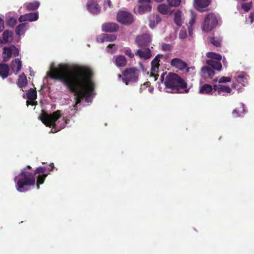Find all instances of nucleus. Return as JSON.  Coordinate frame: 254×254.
Returning <instances> with one entry per match:
<instances>
[{
  "mask_svg": "<svg viewBox=\"0 0 254 254\" xmlns=\"http://www.w3.org/2000/svg\"><path fill=\"white\" fill-rule=\"evenodd\" d=\"M93 75L92 69L85 65H76L70 70L66 65L60 64L58 67L51 68L48 73L50 78L60 80L70 92L74 94V110L82 99L89 97L94 89L95 85L92 80Z\"/></svg>",
  "mask_w": 254,
  "mask_h": 254,
  "instance_id": "f257e3e1",
  "label": "nucleus"
},
{
  "mask_svg": "<svg viewBox=\"0 0 254 254\" xmlns=\"http://www.w3.org/2000/svg\"><path fill=\"white\" fill-rule=\"evenodd\" d=\"M151 41V37L148 34L137 36L135 39L136 44L141 48L149 46Z\"/></svg>",
  "mask_w": 254,
  "mask_h": 254,
  "instance_id": "1a4fd4ad",
  "label": "nucleus"
},
{
  "mask_svg": "<svg viewBox=\"0 0 254 254\" xmlns=\"http://www.w3.org/2000/svg\"><path fill=\"white\" fill-rule=\"evenodd\" d=\"M218 24V20L213 13H209L204 18L202 30L208 32L215 28Z\"/></svg>",
  "mask_w": 254,
  "mask_h": 254,
  "instance_id": "423d86ee",
  "label": "nucleus"
},
{
  "mask_svg": "<svg viewBox=\"0 0 254 254\" xmlns=\"http://www.w3.org/2000/svg\"><path fill=\"white\" fill-rule=\"evenodd\" d=\"M134 12L136 14H143L149 12L151 10V6L150 4L142 3L141 5L134 9Z\"/></svg>",
  "mask_w": 254,
  "mask_h": 254,
  "instance_id": "a211bd4d",
  "label": "nucleus"
},
{
  "mask_svg": "<svg viewBox=\"0 0 254 254\" xmlns=\"http://www.w3.org/2000/svg\"><path fill=\"white\" fill-rule=\"evenodd\" d=\"M113 62L118 67H124L127 64V60L124 56L116 55L113 58Z\"/></svg>",
  "mask_w": 254,
  "mask_h": 254,
  "instance_id": "dca6fc26",
  "label": "nucleus"
},
{
  "mask_svg": "<svg viewBox=\"0 0 254 254\" xmlns=\"http://www.w3.org/2000/svg\"><path fill=\"white\" fill-rule=\"evenodd\" d=\"M158 11L162 14L166 15L170 10L169 6L165 4H159L157 7Z\"/></svg>",
  "mask_w": 254,
  "mask_h": 254,
  "instance_id": "2f4dec72",
  "label": "nucleus"
},
{
  "mask_svg": "<svg viewBox=\"0 0 254 254\" xmlns=\"http://www.w3.org/2000/svg\"><path fill=\"white\" fill-rule=\"evenodd\" d=\"M209 42L213 46L219 47L221 46L222 38L220 37H211L209 39Z\"/></svg>",
  "mask_w": 254,
  "mask_h": 254,
  "instance_id": "72a5a7b5",
  "label": "nucleus"
},
{
  "mask_svg": "<svg viewBox=\"0 0 254 254\" xmlns=\"http://www.w3.org/2000/svg\"><path fill=\"white\" fill-rule=\"evenodd\" d=\"M246 78L243 75H239L237 76V81L238 83H241L243 86L245 85L246 84Z\"/></svg>",
  "mask_w": 254,
  "mask_h": 254,
  "instance_id": "ea45409f",
  "label": "nucleus"
},
{
  "mask_svg": "<svg viewBox=\"0 0 254 254\" xmlns=\"http://www.w3.org/2000/svg\"><path fill=\"white\" fill-rule=\"evenodd\" d=\"M231 81V78L229 77L222 76L218 80L219 83H226Z\"/></svg>",
  "mask_w": 254,
  "mask_h": 254,
  "instance_id": "37998d69",
  "label": "nucleus"
},
{
  "mask_svg": "<svg viewBox=\"0 0 254 254\" xmlns=\"http://www.w3.org/2000/svg\"><path fill=\"white\" fill-rule=\"evenodd\" d=\"M9 72V67L6 64H0V76L3 79L8 77Z\"/></svg>",
  "mask_w": 254,
  "mask_h": 254,
  "instance_id": "b1692460",
  "label": "nucleus"
},
{
  "mask_svg": "<svg viewBox=\"0 0 254 254\" xmlns=\"http://www.w3.org/2000/svg\"><path fill=\"white\" fill-rule=\"evenodd\" d=\"M136 55L138 56L141 59L147 60L151 58V50L147 48L143 50H138L135 53Z\"/></svg>",
  "mask_w": 254,
  "mask_h": 254,
  "instance_id": "aec40b11",
  "label": "nucleus"
},
{
  "mask_svg": "<svg viewBox=\"0 0 254 254\" xmlns=\"http://www.w3.org/2000/svg\"><path fill=\"white\" fill-rule=\"evenodd\" d=\"M206 64L213 70L216 69L220 71L222 69V64L219 61H215L212 59L208 60L206 61Z\"/></svg>",
  "mask_w": 254,
  "mask_h": 254,
  "instance_id": "393cba45",
  "label": "nucleus"
},
{
  "mask_svg": "<svg viewBox=\"0 0 254 254\" xmlns=\"http://www.w3.org/2000/svg\"><path fill=\"white\" fill-rule=\"evenodd\" d=\"M161 21V18L159 15L157 14H152L149 16V25L150 28H153Z\"/></svg>",
  "mask_w": 254,
  "mask_h": 254,
  "instance_id": "5701e85b",
  "label": "nucleus"
},
{
  "mask_svg": "<svg viewBox=\"0 0 254 254\" xmlns=\"http://www.w3.org/2000/svg\"><path fill=\"white\" fill-rule=\"evenodd\" d=\"M190 68H191V69H194V67H190Z\"/></svg>",
  "mask_w": 254,
  "mask_h": 254,
  "instance_id": "69168bd1",
  "label": "nucleus"
},
{
  "mask_svg": "<svg viewBox=\"0 0 254 254\" xmlns=\"http://www.w3.org/2000/svg\"><path fill=\"white\" fill-rule=\"evenodd\" d=\"M152 76H154L155 80H156L157 79V78H158V74L156 75L155 74H152Z\"/></svg>",
  "mask_w": 254,
  "mask_h": 254,
  "instance_id": "6e6d98bb",
  "label": "nucleus"
},
{
  "mask_svg": "<svg viewBox=\"0 0 254 254\" xmlns=\"http://www.w3.org/2000/svg\"><path fill=\"white\" fill-rule=\"evenodd\" d=\"M17 178H18L17 177H15L14 181H16V179H17Z\"/></svg>",
  "mask_w": 254,
  "mask_h": 254,
  "instance_id": "e2e57ef3",
  "label": "nucleus"
},
{
  "mask_svg": "<svg viewBox=\"0 0 254 254\" xmlns=\"http://www.w3.org/2000/svg\"><path fill=\"white\" fill-rule=\"evenodd\" d=\"M26 97L28 99L26 101L27 105H35V103L34 102V101L37 98V91L36 89L30 88L26 93Z\"/></svg>",
  "mask_w": 254,
  "mask_h": 254,
  "instance_id": "2eb2a0df",
  "label": "nucleus"
},
{
  "mask_svg": "<svg viewBox=\"0 0 254 254\" xmlns=\"http://www.w3.org/2000/svg\"><path fill=\"white\" fill-rule=\"evenodd\" d=\"M156 2H159L163 1L164 0H155Z\"/></svg>",
  "mask_w": 254,
  "mask_h": 254,
  "instance_id": "bf43d9fd",
  "label": "nucleus"
},
{
  "mask_svg": "<svg viewBox=\"0 0 254 254\" xmlns=\"http://www.w3.org/2000/svg\"><path fill=\"white\" fill-rule=\"evenodd\" d=\"M106 4H107L109 6V7H111V1L110 0H107V2H106L105 1L104 2V8H106Z\"/></svg>",
  "mask_w": 254,
  "mask_h": 254,
  "instance_id": "8fccbe9b",
  "label": "nucleus"
},
{
  "mask_svg": "<svg viewBox=\"0 0 254 254\" xmlns=\"http://www.w3.org/2000/svg\"><path fill=\"white\" fill-rule=\"evenodd\" d=\"M25 23L19 24L15 28V33L17 35H21L23 34L26 30Z\"/></svg>",
  "mask_w": 254,
  "mask_h": 254,
  "instance_id": "473e14b6",
  "label": "nucleus"
},
{
  "mask_svg": "<svg viewBox=\"0 0 254 254\" xmlns=\"http://www.w3.org/2000/svg\"><path fill=\"white\" fill-rule=\"evenodd\" d=\"M17 23V19L14 17H10L6 21V25L11 27H13Z\"/></svg>",
  "mask_w": 254,
  "mask_h": 254,
  "instance_id": "4c0bfd02",
  "label": "nucleus"
},
{
  "mask_svg": "<svg viewBox=\"0 0 254 254\" xmlns=\"http://www.w3.org/2000/svg\"><path fill=\"white\" fill-rule=\"evenodd\" d=\"M119 29V25L115 23L107 22L103 24L102 25V30L105 32H116Z\"/></svg>",
  "mask_w": 254,
  "mask_h": 254,
  "instance_id": "f8f14e48",
  "label": "nucleus"
},
{
  "mask_svg": "<svg viewBox=\"0 0 254 254\" xmlns=\"http://www.w3.org/2000/svg\"><path fill=\"white\" fill-rule=\"evenodd\" d=\"M117 21L122 24L128 25L133 21V15L127 11H120L117 15Z\"/></svg>",
  "mask_w": 254,
  "mask_h": 254,
  "instance_id": "6e6552de",
  "label": "nucleus"
},
{
  "mask_svg": "<svg viewBox=\"0 0 254 254\" xmlns=\"http://www.w3.org/2000/svg\"><path fill=\"white\" fill-rule=\"evenodd\" d=\"M47 177V174L39 175L37 177V188L39 189L40 188V185L43 184Z\"/></svg>",
  "mask_w": 254,
  "mask_h": 254,
  "instance_id": "f704fd0d",
  "label": "nucleus"
},
{
  "mask_svg": "<svg viewBox=\"0 0 254 254\" xmlns=\"http://www.w3.org/2000/svg\"><path fill=\"white\" fill-rule=\"evenodd\" d=\"M88 10L93 14H98L101 10L100 6L95 2L89 1L87 3Z\"/></svg>",
  "mask_w": 254,
  "mask_h": 254,
  "instance_id": "6ab92c4d",
  "label": "nucleus"
},
{
  "mask_svg": "<svg viewBox=\"0 0 254 254\" xmlns=\"http://www.w3.org/2000/svg\"><path fill=\"white\" fill-rule=\"evenodd\" d=\"M201 75L204 78L212 79L215 72L210 66H204L201 68Z\"/></svg>",
  "mask_w": 254,
  "mask_h": 254,
  "instance_id": "f3484780",
  "label": "nucleus"
},
{
  "mask_svg": "<svg viewBox=\"0 0 254 254\" xmlns=\"http://www.w3.org/2000/svg\"><path fill=\"white\" fill-rule=\"evenodd\" d=\"M50 167H51V169L50 170V171H53V170L54 169V165L53 163H52L50 165Z\"/></svg>",
  "mask_w": 254,
  "mask_h": 254,
  "instance_id": "5fc2aeb1",
  "label": "nucleus"
},
{
  "mask_svg": "<svg viewBox=\"0 0 254 254\" xmlns=\"http://www.w3.org/2000/svg\"><path fill=\"white\" fill-rule=\"evenodd\" d=\"M195 21V17H192L189 22L190 25H192Z\"/></svg>",
  "mask_w": 254,
  "mask_h": 254,
  "instance_id": "864d4df0",
  "label": "nucleus"
},
{
  "mask_svg": "<svg viewBox=\"0 0 254 254\" xmlns=\"http://www.w3.org/2000/svg\"><path fill=\"white\" fill-rule=\"evenodd\" d=\"M213 89L217 91L219 95L222 94L223 96H226L232 91V89L229 86L221 84L214 85Z\"/></svg>",
  "mask_w": 254,
  "mask_h": 254,
  "instance_id": "ddd939ff",
  "label": "nucleus"
},
{
  "mask_svg": "<svg viewBox=\"0 0 254 254\" xmlns=\"http://www.w3.org/2000/svg\"><path fill=\"white\" fill-rule=\"evenodd\" d=\"M252 5L251 2L246 3L242 5V8L246 12L249 11L252 8Z\"/></svg>",
  "mask_w": 254,
  "mask_h": 254,
  "instance_id": "79ce46f5",
  "label": "nucleus"
},
{
  "mask_svg": "<svg viewBox=\"0 0 254 254\" xmlns=\"http://www.w3.org/2000/svg\"><path fill=\"white\" fill-rule=\"evenodd\" d=\"M125 54L128 56L130 58H132L134 57V54L131 52V50L129 48H127L124 52Z\"/></svg>",
  "mask_w": 254,
  "mask_h": 254,
  "instance_id": "a18cd8bd",
  "label": "nucleus"
},
{
  "mask_svg": "<svg viewBox=\"0 0 254 254\" xmlns=\"http://www.w3.org/2000/svg\"><path fill=\"white\" fill-rule=\"evenodd\" d=\"M10 67L11 70L16 74L21 68V61L18 58L13 60L11 62Z\"/></svg>",
  "mask_w": 254,
  "mask_h": 254,
  "instance_id": "412c9836",
  "label": "nucleus"
},
{
  "mask_svg": "<svg viewBox=\"0 0 254 254\" xmlns=\"http://www.w3.org/2000/svg\"><path fill=\"white\" fill-rule=\"evenodd\" d=\"M231 86H232V87L233 88H235V87H236V86H235V84H234V83H233V84H232Z\"/></svg>",
  "mask_w": 254,
  "mask_h": 254,
  "instance_id": "052dcab7",
  "label": "nucleus"
},
{
  "mask_svg": "<svg viewBox=\"0 0 254 254\" xmlns=\"http://www.w3.org/2000/svg\"><path fill=\"white\" fill-rule=\"evenodd\" d=\"M182 15L183 13L180 10L175 13L174 22L179 26H181L183 23Z\"/></svg>",
  "mask_w": 254,
  "mask_h": 254,
  "instance_id": "7c9ffc66",
  "label": "nucleus"
},
{
  "mask_svg": "<svg viewBox=\"0 0 254 254\" xmlns=\"http://www.w3.org/2000/svg\"><path fill=\"white\" fill-rule=\"evenodd\" d=\"M167 2L170 6L177 7L181 2V0H167Z\"/></svg>",
  "mask_w": 254,
  "mask_h": 254,
  "instance_id": "e433bc0d",
  "label": "nucleus"
},
{
  "mask_svg": "<svg viewBox=\"0 0 254 254\" xmlns=\"http://www.w3.org/2000/svg\"><path fill=\"white\" fill-rule=\"evenodd\" d=\"M249 18H250L251 19V23H253V22H254V14L253 12H252L249 15Z\"/></svg>",
  "mask_w": 254,
  "mask_h": 254,
  "instance_id": "3c124183",
  "label": "nucleus"
},
{
  "mask_svg": "<svg viewBox=\"0 0 254 254\" xmlns=\"http://www.w3.org/2000/svg\"><path fill=\"white\" fill-rule=\"evenodd\" d=\"M122 73V75L119 74L118 77L122 78L126 85H128L130 82H136L138 79L139 70L135 67L126 68Z\"/></svg>",
  "mask_w": 254,
  "mask_h": 254,
  "instance_id": "39448f33",
  "label": "nucleus"
},
{
  "mask_svg": "<svg viewBox=\"0 0 254 254\" xmlns=\"http://www.w3.org/2000/svg\"><path fill=\"white\" fill-rule=\"evenodd\" d=\"M27 84V80L26 75L24 73H22L19 75L17 81V84L20 88H23L26 86Z\"/></svg>",
  "mask_w": 254,
  "mask_h": 254,
  "instance_id": "c85d7f7f",
  "label": "nucleus"
},
{
  "mask_svg": "<svg viewBox=\"0 0 254 254\" xmlns=\"http://www.w3.org/2000/svg\"><path fill=\"white\" fill-rule=\"evenodd\" d=\"M13 40V32L8 30L3 32L2 34V40L4 43L11 42Z\"/></svg>",
  "mask_w": 254,
  "mask_h": 254,
  "instance_id": "cd10ccee",
  "label": "nucleus"
},
{
  "mask_svg": "<svg viewBox=\"0 0 254 254\" xmlns=\"http://www.w3.org/2000/svg\"><path fill=\"white\" fill-rule=\"evenodd\" d=\"M19 55V50L13 45L3 48L2 59L4 62H8L12 56L17 57Z\"/></svg>",
  "mask_w": 254,
  "mask_h": 254,
  "instance_id": "0eeeda50",
  "label": "nucleus"
},
{
  "mask_svg": "<svg viewBox=\"0 0 254 254\" xmlns=\"http://www.w3.org/2000/svg\"><path fill=\"white\" fill-rule=\"evenodd\" d=\"M170 63L172 66L181 71L184 70L188 67V64L186 62L177 58L171 60Z\"/></svg>",
  "mask_w": 254,
  "mask_h": 254,
  "instance_id": "9b49d317",
  "label": "nucleus"
},
{
  "mask_svg": "<svg viewBox=\"0 0 254 254\" xmlns=\"http://www.w3.org/2000/svg\"><path fill=\"white\" fill-rule=\"evenodd\" d=\"M163 56L162 55H157L155 58L151 62V71L153 72H157L160 66V58Z\"/></svg>",
  "mask_w": 254,
  "mask_h": 254,
  "instance_id": "4be33fe9",
  "label": "nucleus"
},
{
  "mask_svg": "<svg viewBox=\"0 0 254 254\" xmlns=\"http://www.w3.org/2000/svg\"><path fill=\"white\" fill-rule=\"evenodd\" d=\"M172 45L169 44L163 43L161 45V50L163 51H170L172 50Z\"/></svg>",
  "mask_w": 254,
  "mask_h": 254,
  "instance_id": "58836bf2",
  "label": "nucleus"
},
{
  "mask_svg": "<svg viewBox=\"0 0 254 254\" xmlns=\"http://www.w3.org/2000/svg\"><path fill=\"white\" fill-rule=\"evenodd\" d=\"M186 69L187 72H189L190 71V67H187Z\"/></svg>",
  "mask_w": 254,
  "mask_h": 254,
  "instance_id": "4d7b16f0",
  "label": "nucleus"
},
{
  "mask_svg": "<svg viewBox=\"0 0 254 254\" xmlns=\"http://www.w3.org/2000/svg\"><path fill=\"white\" fill-rule=\"evenodd\" d=\"M213 81H217V78L214 79Z\"/></svg>",
  "mask_w": 254,
  "mask_h": 254,
  "instance_id": "680f3d73",
  "label": "nucleus"
},
{
  "mask_svg": "<svg viewBox=\"0 0 254 254\" xmlns=\"http://www.w3.org/2000/svg\"><path fill=\"white\" fill-rule=\"evenodd\" d=\"M242 0V1H246V0Z\"/></svg>",
  "mask_w": 254,
  "mask_h": 254,
  "instance_id": "338daca9",
  "label": "nucleus"
},
{
  "mask_svg": "<svg viewBox=\"0 0 254 254\" xmlns=\"http://www.w3.org/2000/svg\"><path fill=\"white\" fill-rule=\"evenodd\" d=\"M117 36L113 34H103L100 37V41L103 43L105 41L112 42L116 40Z\"/></svg>",
  "mask_w": 254,
  "mask_h": 254,
  "instance_id": "bb28decb",
  "label": "nucleus"
},
{
  "mask_svg": "<svg viewBox=\"0 0 254 254\" xmlns=\"http://www.w3.org/2000/svg\"><path fill=\"white\" fill-rule=\"evenodd\" d=\"M26 169H28L29 170H32L31 167L30 166H29V165L27 166Z\"/></svg>",
  "mask_w": 254,
  "mask_h": 254,
  "instance_id": "13d9d810",
  "label": "nucleus"
},
{
  "mask_svg": "<svg viewBox=\"0 0 254 254\" xmlns=\"http://www.w3.org/2000/svg\"><path fill=\"white\" fill-rule=\"evenodd\" d=\"M4 28V21L0 18V32L3 30Z\"/></svg>",
  "mask_w": 254,
  "mask_h": 254,
  "instance_id": "09e8293b",
  "label": "nucleus"
},
{
  "mask_svg": "<svg viewBox=\"0 0 254 254\" xmlns=\"http://www.w3.org/2000/svg\"><path fill=\"white\" fill-rule=\"evenodd\" d=\"M232 114L234 117L237 118V117H239L240 116L241 112H239L238 111V109H237V108H236V109H234L233 111Z\"/></svg>",
  "mask_w": 254,
  "mask_h": 254,
  "instance_id": "de8ad7c7",
  "label": "nucleus"
},
{
  "mask_svg": "<svg viewBox=\"0 0 254 254\" xmlns=\"http://www.w3.org/2000/svg\"><path fill=\"white\" fill-rule=\"evenodd\" d=\"M151 0H139V2L141 3L149 4Z\"/></svg>",
  "mask_w": 254,
  "mask_h": 254,
  "instance_id": "603ef678",
  "label": "nucleus"
},
{
  "mask_svg": "<svg viewBox=\"0 0 254 254\" xmlns=\"http://www.w3.org/2000/svg\"><path fill=\"white\" fill-rule=\"evenodd\" d=\"M160 80L165 86L166 92L170 93H188L190 88L187 82L178 74L167 72H163Z\"/></svg>",
  "mask_w": 254,
  "mask_h": 254,
  "instance_id": "f03ea898",
  "label": "nucleus"
},
{
  "mask_svg": "<svg viewBox=\"0 0 254 254\" xmlns=\"http://www.w3.org/2000/svg\"><path fill=\"white\" fill-rule=\"evenodd\" d=\"M186 37H187L186 31L181 30L180 32V34H179V37L181 39H184V38H186Z\"/></svg>",
  "mask_w": 254,
  "mask_h": 254,
  "instance_id": "49530a36",
  "label": "nucleus"
},
{
  "mask_svg": "<svg viewBox=\"0 0 254 254\" xmlns=\"http://www.w3.org/2000/svg\"><path fill=\"white\" fill-rule=\"evenodd\" d=\"M38 18V12L29 13L21 15L18 20L20 22L23 21H35Z\"/></svg>",
  "mask_w": 254,
  "mask_h": 254,
  "instance_id": "4468645a",
  "label": "nucleus"
},
{
  "mask_svg": "<svg viewBox=\"0 0 254 254\" xmlns=\"http://www.w3.org/2000/svg\"><path fill=\"white\" fill-rule=\"evenodd\" d=\"M237 109H238V111L241 112V113H244L246 112L245 105L242 103L239 104Z\"/></svg>",
  "mask_w": 254,
  "mask_h": 254,
  "instance_id": "c03bdc74",
  "label": "nucleus"
},
{
  "mask_svg": "<svg viewBox=\"0 0 254 254\" xmlns=\"http://www.w3.org/2000/svg\"><path fill=\"white\" fill-rule=\"evenodd\" d=\"M213 87L208 84H204L200 86L199 90V93L201 94H209L212 92Z\"/></svg>",
  "mask_w": 254,
  "mask_h": 254,
  "instance_id": "a878e982",
  "label": "nucleus"
},
{
  "mask_svg": "<svg viewBox=\"0 0 254 254\" xmlns=\"http://www.w3.org/2000/svg\"><path fill=\"white\" fill-rule=\"evenodd\" d=\"M40 5V3L37 1H35L32 2L26 3L24 6L26 9L29 11H34L38 8Z\"/></svg>",
  "mask_w": 254,
  "mask_h": 254,
  "instance_id": "c756f323",
  "label": "nucleus"
},
{
  "mask_svg": "<svg viewBox=\"0 0 254 254\" xmlns=\"http://www.w3.org/2000/svg\"><path fill=\"white\" fill-rule=\"evenodd\" d=\"M189 34H190V35L191 34V32H190V30H189Z\"/></svg>",
  "mask_w": 254,
  "mask_h": 254,
  "instance_id": "0e129e2a",
  "label": "nucleus"
},
{
  "mask_svg": "<svg viewBox=\"0 0 254 254\" xmlns=\"http://www.w3.org/2000/svg\"><path fill=\"white\" fill-rule=\"evenodd\" d=\"M61 117V111L57 110L53 113V114H48L42 111V114L39 117L40 120L42 122L48 127H52L54 130L53 132H56L61 129L64 128L67 124L66 121L64 118L63 123L61 126L58 127L56 124V122Z\"/></svg>",
  "mask_w": 254,
  "mask_h": 254,
  "instance_id": "20e7f679",
  "label": "nucleus"
},
{
  "mask_svg": "<svg viewBox=\"0 0 254 254\" xmlns=\"http://www.w3.org/2000/svg\"><path fill=\"white\" fill-rule=\"evenodd\" d=\"M206 56L209 58L215 59L219 61H221L222 59V56L220 54L213 52H208L206 54Z\"/></svg>",
  "mask_w": 254,
  "mask_h": 254,
  "instance_id": "c9c22d12",
  "label": "nucleus"
},
{
  "mask_svg": "<svg viewBox=\"0 0 254 254\" xmlns=\"http://www.w3.org/2000/svg\"><path fill=\"white\" fill-rule=\"evenodd\" d=\"M107 48L108 49V52L111 53H114L117 50V47L115 44H109L107 46Z\"/></svg>",
  "mask_w": 254,
  "mask_h": 254,
  "instance_id": "a19ab883",
  "label": "nucleus"
},
{
  "mask_svg": "<svg viewBox=\"0 0 254 254\" xmlns=\"http://www.w3.org/2000/svg\"><path fill=\"white\" fill-rule=\"evenodd\" d=\"M210 2L211 0H194V5L197 11L202 12L208 10L207 7Z\"/></svg>",
  "mask_w": 254,
  "mask_h": 254,
  "instance_id": "9d476101",
  "label": "nucleus"
},
{
  "mask_svg": "<svg viewBox=\"0 0 254 254\" xmlns=\"http://www.w3.org/2000/svg\"><path fill=\"white\" fill-rule=\"evenodd\" d=\"M46 168L45 167H38L34 173L28 172L26 168L23 169L18 175L16 183V188L19 192H24L28 190L27 187L33 186L35 184V175L45 174Z\"/></svg>",
  "mask_w": 254,
  "mask_h": 254,
  "instance_id": "7ed1b4c3",
  "label": "nucleus"
}]
</instances>
